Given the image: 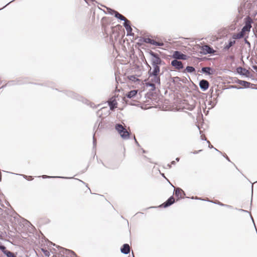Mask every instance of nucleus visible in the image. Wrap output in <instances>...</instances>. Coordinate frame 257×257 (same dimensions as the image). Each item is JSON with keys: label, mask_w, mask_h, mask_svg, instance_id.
<instances>
[{"label": "nucleus", "mask_w": 257, "mask_h": 257, "mask_svg": "<svg viewBox=\"0 0 257 257\" xmlns=\"http://www.w3.org/2000/svg\"><path fill=\"white\" fill-rule=\"evenodd\" d=\"M160 72V68L158 65H156L154 67L153 73L151 75L154 76H158V73Z\"/></svg>", "instance_id": "aec40b11"}, {"label": "nucleus", "mask_w": 257, "mask_h": 257, "mask_svg": "<svg viewBox=\"0 0 257 257\" xmlns=\"http://www.w3.org/2000/svg\"><path fill=\"white\" fill-rule=\"evenodd\" d=\"M25 178L29 180V181H30V180H33V178L32 176H25Z\"/></svg>", "instance_id": "a878e982"}, {"label": "nucleus", "mask_w": 257, "mask_h": 257, "mask_svg": "<svg viewBox=\"0 0 257 257\" xmlns=\"http://www.w3.org/2000/svg\"><path fill=\"white\" fill-rule=\"evenodd\" d=\"M235 43L234 40H230L229 43L224 46V49L228 50L231 46H232Z\"/></svg>", "instance_id": "6ab92c4d"}, {"label": "nucleus", "mask_w": 257, "mask_h": 257, "mask_svg": "<svg viewBox=\"0 0 257 257\" xmlns=\"http://www.w3.org/2000/svg\"><path fill=\"white\" fill-rule=\"evenodd\" d=\"M109 106L111 110L117 107V102L115 99L109 101Z\"/></svg>", "instance_id": "4468645a"}, {"label": "nucleus", "mask_w": 257, "mask_h": 257, "mask_svg": "<svg viewBox=\"0 0 257 257\" xmlns=\"http://www.w3.org/2000/svg\"><path fill=\"white\" fill-rule=\"evenodd\" d=\"M129 257H135L133 252H132V256H129Z\"/></svg>", "instance_id": "c756f323"}, {"label": "nucleus", "mask_w": 257, "mask_h": 257, "mask_svg": "<svg viewBox=\"0 0 257 257\" xmlns=\"http://www.w3.org/2000/svg\"><path fill=\"white\" fill-rule=\"evenodd\" d=\"M199 86L203 90L205 91L208 88L209 83L207 80L203 79L200 81Z\"/></svg>", "instance_id": "423d86ee"}, {"label": "nucleus", "mask_w": 257, "mask_h": 257, "mask_svg": "<svg viewBox=\"0 0 257 257\" xmlns=\"http://www.w3.org/2000/svg\"><path fill=\"white\" fill-rule=\"evenodd\" d=\"M174 191V194L178 198V199L183 198L185 195L183 190L179 188L175 189Z\"/></svg>", "instance_id": "39448f33"}, {"label": "nucleus", "mask_w": 257, "mask_h": 257, "mask_svg": "<svg viewBox=\"0 0 257 257\" xmlns=\"http://www.w3.org/2000/svg\"><path fill=\"white\" fill-rule=\"evenodd\" d=\"M124 26L125 27L128 34H130L132 31V28L130 25V22L127 19L124 21Z\"/></svg>", "instance_id": "9b49d317"}, {"label": "nucleus", "mask_w": 257, "mask_h": 257, "mask_svg": "<svg viewBox=\"0 0 257 257\" xmlns=\"http://www.w3.org/2000/svg\"><path fill=\"white\" fill-rule=\"evenodd\" d=\"M241 84L243 85L245 87L248 86L249 83L247 82L246 81H243L242 83H241Z\"/></svg>", "instance_id": "393cba45"}, {"label": "nucleus", "mask_w": 257, "mask_h": 257, "mask_svg": "<svg viewBox=\"0 0 257 257\" xmlns=\"http://www.w3.org/2000/svg\"><path fill=\"white\" fill-rule=\"evenodd\" d=\"M115 128L123 140H127L130 138V133L121 124H116L115 126Z\"/></svg>", "instance_id": "f257e3e1"}, {"label": "nucleus", "mask_w": 257, "mask_h": 257, "mask_svg": "<svg viewBox=\"0 0 257 257\" xmlns=\"http://www.w3.org/2000/svg\"><path fill=\"white\" fill-rule=\"evenodd\" d=\"M122 253L127 254L130 252V247L128 244H124L120 249Z\"/></svg>", "instance_id": "9d476101"}, {"label": "nucleus", "mask_w": 257, "mask_h": 257, "mask_svg": "<svg viewBox=\"0 0 257 257\" xmlns=\"http://www.w3.org/2000/svg\"><path fill=\"white\" fill-rule=\"evenodd\" d=\"M251 27V26L250 24H246L245 26L243 27L241 32L242 34H244L245 32H249L250 31Z\"/></svg>", "instance_id": "dca6fc26"}, {"label": "nucleus", "mask_w": 257, "mask_h": 257, "mask_svg": "<svg viewBox=\"0 0 257 257\" xmlns=\"http://www.w3.org/2000/svg\"><path fill=\"white\" fill-rule=\"evenodd\" d=\"M188 72H193L195 71V68L193 67L192 66H187L185 70Z\"/></svg>", "instance_id": "4be33fe9"}, {"label": "nucleus", "mask_w": 257, "mask_h": 257, "mask_svg": "<svg viewBox=\"0 0 257 257\" xmlns=\"http://www.w3.org/2000/svg\"><path fill=\"white\" fill-rule=\"evenodd\" d=\"M175 202V199L173 196L170 197L165 202L163 203L160 206L163 207H167Z\"/></svg>", "instance_id": "0eeeda50"}, {"label": "nucleus", "mask_w": 257, "mask_h": 257, "mask_svg": "<svg viewBox=\"0 0 257 257\" xmlns=\"http://www.w3.org/2000/svg\"><path fill=\"white\" fill-rule=\"evenodd\" d=\"M110 21L106 18V17L103 18L101 20V24L103 28L104 29V31L106 32V25L109 24Z\"/></svg>", "instance_id": "f8f14e48"}, {"label": "nucleus", "mask_w": 257, "mask_h": 257, "mask_svg": "<svg viewBox=\"0 0 257 257\" xmlns=\"http://www.w3.org/2000/svg\"><path fill=\"white\" fill-rule=\"evenodd\" d=\"M42 177H43V178H48V177H49V176H46V175H43V176H42Z\"/></svg>", "instance_id": "cd10ccee"}, {"label": "nucleus", "mask_w": 257, "mask_h": 257, "mask_svg": "<svg viewBox=\"0 0 257 257\" xmlns=\"http://www.w3.org/2000/svg\"><path fill=\"white\" fill-rule=\"evenodd\" d=\"M252 67L257 72V65H253Z\"/></svg>", "instance_id": "bb28decb"}, {"label": "nucleus", "mask_w": 257, "mask_h": 257, "mask_svg": "<svg viewBox=\"0 0 257 257\" xmlns=\"http://www.w3.org/2000/svg\"><path fill=\"white\" fill-rule=\"evenodd\" d=\"M171 65L177 70H180L183 68V65L181 61L174 59L171 61Z\"/></svg>", "instance_id": "20e7f679"}, {"label": "nucleus", "mask_w": 257, "mask_h": 257, "mask_svg": "<svg viewBox=\"0 0 257 257\" xmlns=\"http://www.w3.org/2000/svg\"><path fill=\"white\" fill-rule=\"evenodd\" d=\"M114 13L115 17L116 18H117L121 20L124 21L125 20H126V19L123 16H122V15L119 14L118 12H117L116 11H114Z\"/></svg>", "instance_id": "2eb2a0df"}, {"label": "nucleus", "mask_w": 257, "mask_h": 257, "mask_svg": "<svg viewBox=\"0 0 257 257\" xmlns=\"http://www.w3.org/2000/svg\"><path fill=\"white\" fill-rule=\"evenodd\" d=\"M244 36V34H242L241 32L237 34H234L232 36V39H240Z\"/></svg>", "instance_id": "a211bd4d"}, {"label": "nucleus", "mask_w": 257, "mask_h": 257, "mask_svg": "<svg viewBox=\"0 0 257 257\" xmlns=\"http://www.w3.org/2000/svg\"><path fill=\"white\" fill-rule=\"evenodd\" d=\"M153 55L154 57V58L153 60V63L155 64V66L160 64L161 62V59L156 54H153Z\"/></svg>", "instance_id": "ddd939ff"}, {"label": "nucleus", "mask_w": 257, "mask_h": 257, "mask_svg": "<svg viewBox=\"0 0 257 257\" xmlns=\"http://www.w3.org/2000/svg\"><path fill=\"white\" fill-rule=\"evenodd\" d=\"M128 77L130 80H132L133 81H136L139 80V79L138 78H137L136 77V76L134 75H131V76H128Z\"/></svg>", "instance_id": "5701e85b"}, {"label": "nucleus", "mask_w": 257, "mask_h": 257, "mask_svg": "<svg viewBox=\"0 0 257 257\" xmlns=\"http://www.w3.org/2000/svg\"><path fill=\"white\" fill-rule=\"evenodd\" d=\"M152 41H153V42H151V43L155 45H156V46H163V43H159V42H155L154 40H153Z\"/></svg>", "instance_id": "b1692460"}, {"label": "nucleus", "mask_w": 257, "mask_h": 257, "mask_svg": "<svg viewBox=\"0 0 257 257\" xmlns=\"http://www.w3.org/2000/svg\"><path fill=\"white\" fill-rule=\"evenodd\" d=\"M236 71L238 73L240 74H242L243 75H244L245 76H248L249 75V72L248 70L242 68L241 67H238L236 69Z\"/></svg>", "instance_id": "6e6552de"}, {"label": "nucleus", "mask_w": 257, "mask_h": 257, "mask_svg": "<svg viewBox=\"0 0 257 257\" xmlns=\"http://www.w3.org/2000/svg\"><path fill=\"white\" fill-rule=\"evenodd\" d=\"M149 81L146 83V86H150L152 87L153 89L155 88V84L160 83V78L159 76H154L152 75H150L149 77L148 78Z\"/></svg>", "instance_id": "f03ea898"}, {"label": "nucleus", "mask_w": 257, "mask_h": 257, "mask_svg": "<svg viewBox=\"0 0 257 257\" xmlns=\"http://www.w3.org/2000/svg\"><path fill=\"white\" fill-rule=\"evenodd\" d=\"M5 247L4 246H0V249H5Z\"/></svg>", "instance_id": "c85d7f7f"}, {"label": "nucleus", "mask_w": 257, "mask_h": 257, "mask_svg": "<svg viewBox=\"0 0 257 257\" xmlns=\"http://www.w3.org/2000/svg\"><path fill=\"white\" fill-rule=\"evenodd\" d=\"M202 50L205 54H214L215 52L213 48L208 45H204L202 46Z\"/></svg>", "instance_id": "1a4fd4ad"}, {"label": "nucleus", "mask_w": 257, "mask_h": 257, "mask_svg": "<svg viewBox=\"0 0 257 257\" xmlns=\"http://www.w3.org/2000/svg\"><path fill=\"white\" fill-rule=\"evenodd\" d=\"M138 91L136 90H133L130 91L127 94L126 96L128 98H131L135 96L137 94Z\"/></svg>", "instance_id": "f3484780"}, {"label": "nucleus", "mask_w": 257, "mask_h": 257, "mask_svg": "<svg viewBox=\"0 0 257 257\" xmlns=\"http://www.w3.org/2000/svg\"><path fill=\"white\" fill-rule=\"evenodd\" d=\"M172 58L176 60H186L188 56L178 51H175L173 52Z\"/></svg>", "instance_id": "7ed1b4c3"}, {"label": "nucleus", "mask_w": 257, "mask_h": 257, "mask_svg": "<svg viewBox=\"0 0 257 257\" xmlns=\"http://www.w3.org/2000/svg\"><path fill=\"white\" fill-rule=\"evenodd\" d=\"M211 68L210 67H203L202 68V72L209 74H210Z\"/></svg>", "instance_id": "412c9836"}]
</instances>
